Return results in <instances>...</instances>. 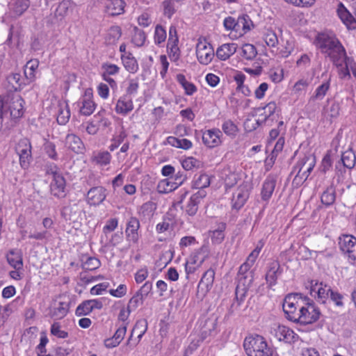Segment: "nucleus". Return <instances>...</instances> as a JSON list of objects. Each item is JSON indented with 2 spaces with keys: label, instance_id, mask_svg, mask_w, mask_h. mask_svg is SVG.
<instances>
[{
  "label": "nucleus",
  "instance_id": "f257e3e1",
  "mask_svg": "<svg viewBox=\"0 0 356 356\" xmlns=\"http://www.w3.org/2000/svg\"><path fill=\"white\" fill-rule=\"evenodd\" d=\"M310 288L311 296H314L318 302L325 304L326 300L330 298V300L336 307L339 308L343 307V296L337 291L332 289L330 286L323 285L322 282L318 284L316 281L312 280L310 282Z\"/></svg>",
  "mask_w": 356,
  "mask_h": 356
},
{
  "label": "nucleus",
  "instance_id": "f03ea898",
  "mask_svg": "<svg viewBox=\"0 0 356 356\" xmlns=\"http://www.w3.org/2000/svg\"><path fill=\"white\" fill-rule=\"evenodd\" d=\"M243 347L248 356H272V351L266 341L258 334L246 337Z\"/></svg>",
  "mask_w": 356,
  "mask_h": 356
},
{
  "label": "nucleus",
  "instance_id": "7ed1b4c3",
  "mask_svg": "<svg viewBox=\"0 0 356 356\" xmlns=\"http://www.w3.org/2000/svg\"><path fill=\"white\" fill-rule=\"evenodd\" d=\"M341 44L332 32H318L315 36L314 44L323 54L327 55Z\"/></svg>",
  "mask_w": 356,
  "mask_h": 356
},
{
  "label": "nucleus",
  "instance_id": "20e7f679",
  "mask_svg": "<svg viewBox=\"0 0 356 356\" xmlns=\"http://www.w3.org/2000/svg\"><path fill=\"white\" fill-rule=\"evenodd\" d=\"M309 299L307 298V301ZM320 310L315 306L313 301L307 302V306L300 307L298 315L294 323L307 325L316 322L320 317Z\"/></svg>",
  "mask_w": 356,
  "mask_h": 356
},
{
  "label": "nucleus",
  "instance_id": "39448f33",
  "mask_svg": "<svg viewBox=\"0 0 356 356\" xmlns=\"http://www.w3.org/2000/svg\"><path fill=\"white\" fill-rule=\"evenodd\" d=\"M61 216L71 222H81L86 218L83 204L79 202L63 207L60 212Z\"/></svg>",
  "mask_w": 356,
  "mask_h": 356
},
{
  "label": "nucleus",
  "instance_id": "423d86ee",
  "mask_svg": "<svg viewBox=\"0 0 356 356\" xmlns=\"http://www.w3.org/2000/svg\"><path fill=\"white\" fill-rule=\"evenodd\" d=\"M339 247L349 262L356 264V237L344 234L339 238Z\"/></svg>",
  "mask_w": 356,
  "mask_h": 356
},
{
  "label": "nucleus",
  "instance_id": "0eeeda50",
  "mask_svg": "<svg viewBox=\"0 0 356 356\" xmlns=\"http://www.w3.org/2000/svg\"><path fill=\"white\" fill-rule=\"evenodd\" d=\"M32 147L27 138H21L15 146V152L19 156V163L22 168H27L32 160Z\"/></svg>",
  "mask_w": 356,
  "mask_h": 356
},
{
  "label": "nucleus",
  "instance_id": "6e6552de",
  "mask_svg": "<svg viewBox=\"0 0 356 356\" xmlns=\"http://www.w3.org/2000/svg\"><path fill=\"white\" fill-rule=\"evenodd\" d=\"M252 186L250 182L243 181L238 186L232 197V209L238 211L241 209L249 198Z\"/></svg>",
  "mask_w": 356,
  "mask_h": 356
},
{
  "label": "nucleus",
  "instance_id": "1a4fd4ad",
  "mask_svg": "<svg viewBox=\"0 0 356 356\" xmlns=\"http://www.w3.org/2000/svg\"><path fill=\"white\" fill-rule=\"evenodd\" d=\"M196 54L198 61L202 65L209 64L214 57L213 47L206 41H199L196 45Z\"/></svg>",
  "mask_w": 356,
  "mask_h": 356
},
{
  "label": "nucleus",
  "instance_id": "9d476101",
  "mask_svg": "<svg viewBox=\"0 0 356 356\" xmlns=\"http://www.w3.org/2000/svg\"><path fill=\"white\" fill-rule=\"evenodd\" d=\"M140 221L136 217H131L127 222L125 235L127 240L134 244H137L140 238Z\"/></svg>",
  "mask_w": 356,
  "mask_h": 356
},
{
  "label": "nucleus",
  "instance_id": "9b49d317",
  "mask_svg": "<svg viewBox=\"0 0 356 356\" xmlns=\"http://www.w3.org/2000/svg\"><path fill=\"white\" fill-rule=\"evenodd\" d=\"M282 272L283 270L278 261L273 260L268 264L265 280L269 289L277 284V278Z\"/></svg>",
  "mask_w": 356,
  "mask_h": 356
},
{
  "label": "nucleus",
  "instance_id": "f8f14e48",
  "mask_svg": "<svg viewBox=\"0 0 356 356\" xmlns=\"http://www.w3.org/2000/svg\"><path fill=\"white\" fill-rule=\"evenodd\" d=\"M186 179V175L184 174V172L179 171L175 175V182L170 183L165 180L160 181L158 184V191L160 193H167L176 189L179 186L182 184Z\"/></svg>",
  "mask_w": 356,
  "mask_h": 356
},
{
  "label": "nucleus",
  "instance_id": "ddd939ff",
  "mask_svg": "<svg viewBox=\"0 0 356 356\" xmlns=\"http://www.w3.org/2000/svg\"><path fill=\"white\" fill-rule=\"evenodd\" d=\"M65 147L75 154H83L86 149L82 140L76 134H68L65 138Z\"/></svg>",
  "mask_w": 356,
  "mask_h": 356
},
{
  "label": "nucleus",
  "instance_id": "4468645a",
  "mask_svg": "<svg viewBox=\"0 0 356 356\" xmlns=\"http://www.w3.org/2000/svg\"><path fill=\"white\" fill-rule=\"evenodd\" d=\"M207 193L205 191L199 190L190 197V200L185 207V212L190 216H194L197 211L201 200L205 197Z\"/></svg>",
  "mask_w": 356,
  "mask_h": 356
},
{
  "label": "nucleus",
  "instance_id": "2eb2a0df",
  "mask_svg": "<svg viewBox=\"0 0 356 356\" xmlns=\"http://www.w3.org/2000/svg\"><path fill=\"white\" fill-rule=\"evenodd\" d=\"M222 133L218 129H209L202 133L203 143L209 148H213L221 143L220 137Z\"/></svg>",
  "mask_w": 356,
  "mask_h": 356
},
{
  "label": "nucleus",
  "instance_id": "dca6fc26",
  "mask_svg": "<svg viewBox=\"0 0 356 356\" xmlns=\"http://www.w3.org/2000/svg\"><path fill=\"white\" fill-rule=\"evenodd\" d=\"M275 336L280 341H284L286 343H293L298 339V334H296L289 327L279 325L276 328L274 329Z\"/></svg>",
  "mask_w": 356,
  "mask_h": 356
},
{
  "label": "nucleus",
  "instance_id": "f3484780",
  "mask_svg": "<svg viewBox=\"0 0 356 356\" xmlns=\"http://www.w3.org/2000/svg\"><path fill=\"white\" fill-rule=\"evenodd\" d=\"M215 271L211 268L205 271L197 285V291L206 295L212 288Z\"/></svg>",
  "mask_w": 356,
  "mask_h": 356
},
{
  "label": "nucleus",
  "instance_id": "a211bd4d",
  "mask_svg": "<svg viewBox=\"0 0 356 356\" xmlns=\"http://www.w3.org/2000/svg\"><path fill=\"white\" fill-rule=\"evenodd\" d=\"M326 56L330 58L337 67H339V66L346 63V58H352L347 56L346 51L341 43Z\"/></svg>",
  "mask_w": 356,
  "mask_h": 356
},
{
  "label": "nucleus",
  "instance_id": "6ab92c4d",
  "mask_svg": "<svg viewBox=\"0 0 356 356\" xmlns=\"http://www.w3.org/2000/svg\"><path fill=\"white\" fill-rule=\"evenodd\" d=\"M65 187L66 181L63 175H57L53 178L51 184V194L58 198H63L66 195Z\"/></svg>",
  "mask_w": 356,
  "mask_h": 356
},
{
  "label": "nucleus",
  "instance_id": "aec40b11",
  "mask_svg": "<svg viewBox=\"0 0 356 356\" xmlns=\"http://www.w3.org/2000/svg\"><path fill=\"white\" fill-rule=\"evenodd\" d=\"M106 189L103 186L91 188L88 193V202L91 205H99L106 199Z\"/></svg>",
  "mask_w": 356,
  "mask_h": 356
},
{
  "label": "nucleus",
  "instance_id": "412c9836",
  "mask_svg": "<svg viewBox=\"0 0 356 356\" xmlns=\"http://www.w3.org/2000/svg\"><path fill=\"white\" fill-rule=\"evenodd\" d=\"M315 165L316 156L314 154L309 153L305 154L304 156L298 161L293 168L294 170L296 169H300V171H302L303 169H305L304 172L309 175Z\"/></svg>",
  "mask_w": 356,
  "mask_h": 356
},
{
  "label": "nucleus",
  "instance_id": "4be33fe9",
  "mask_svg": "<svg viewBox=\"0 0 356 356\" xmlns=\"http://www.w3.org/2000/svg\"><path fill=\"white\" fill-rule=\"evenodd\" d=\"M293 296H286L284 300L282 307L286 318L291 321L295 322L298 315V312H296V309L297 307H300V305L298 301H296V302H290Z\"/></svg>",
  "mask_w": 356,
  "mask_h": 356
},
{
  "label": "nucleus",
  "instance_id": "5701e85b",
  "mask_svg": "<svg viewBox=\"0 0 356 356\" xmlns=\"http://www.w3.org/2000/svg\"><path fill=\"white\" fill-rule=\"evenodd\" d=\"M277 183V179L274 175H269L263 183L261 191V199L268 201L271 197Z\"/></svg>",
  "mask_w": 356,
  "mask_h": 356
},
{
  "label": "nucleus",
  "instance_id": "b1692460",
  "mask_svg": "<svg viewBox=\"0 0 356 356\" xmlns=\"http://www.w3.org/2000/svg\"><path fill=\"white\" fill-rule=\"evenodd\" d=\"M337 15L348 29L356 28V20L342 3L338 4Z\"/></svg>",
  "mask_w": 356,
  "mask_h": 356
},
{
  "label": "nucleus",
  "instance_id": "393cba45",
  "mask_svg": "<svg viewBox=\"0 0 356 356\" xmlns=\"http://www.w3.org/2000/svg\"><path fill=\"white\" fill-rule=\"evenodd\" d=\"M29 6V0H10L8 4L10 12L15 17L22 15Z\"/></svg>",
  "mask_w": 356,
  "mask_h": 356
},
{
  "label": "nucleus",
  "instance_id": "a878e982",
  "mask_svg": "<svg viewBox=\"0 0 356 356\" xmlns=\"http://www.w3.org/2000/svg\"><path fill=\"white\" fill-rule=\"evenodd\" d=\"M134 109V104L131 97L127 95L122 96L115 106V112L122 115H127Z\"/></svg>",
  "mask_w": 356,
  "mask_h": 356
},
{
  "label": "nucleus",
  "instance_id": "bb28decb",
  "mask_svg": "<svg viewBox=\"0 0 356 356\" xmlns=\"http://www.w3.org/2000/svg\"><path fill=\"white\" fill-rule=\"evenodd\" d=\"M24 100L19 97L17 96L15 97L12 98L8 108L10 111V114L12 118H21L24 114Z\"/></svg>",
  "mask_w": 356,
  "mask_h": 356
},
{
  "label": "nucleus",
  "instance_id": "cd10ccee",
  "mask_svg": "<svg viewBox=\"0 0 356 356\" xmlns=\"http://www.w3.org/2000/svg\"><path fill=\"white\" fill-rule=\"evenodd\" d=\"M8 263L15 269L20 270L23 267L22 253L20 250H10L6 254Z\"/></svg>",
  "mask_w": 356,
  "mask_h": 356
},
{
  "label": "nucleus",
  "instance_id": "c85d7f7f",
  "mask_svg": "<svg viewBox=\"0 0 356 356\" xmlns=\"http://www.w3.org/2000/svg\"><path fill=\"white\" fill-rule=\"evenodd\" d=\"M106 12L108 15L115 16L122 14L124 12L125 2L124 0H114L104 3Z\"/></svg>",
  "mask_w": 356,
  "mask_h": 356
},
{
  "label": "nucleus",
  "instance_id": "c756f323",
  "mask_svg": "<svg viewBox=\"0 0 356 356\" xmlns=\"http://www.w3.org/2000/svg\"><path fill=\"white\" fill-rule=\"evenodd\" d=\"M237 49V45L235 43L223 44L216 50V56L221 60H226L232 56Z\"/></svg>",
  "mask_w": 356,
  "mask_h": 356
},
{
  "label": "nucleus",
  "instance_id": "7c9ffc66",
  "mask_svg": "<svg viewBox=\"0 0 356 356\" xmlns=\"http://www.w3.org/2000/svg\"><path fill=\"white\" fill-rule=\"evenodd\" d=\"M226 227V223L220 222L217 224L216 229L209 231V236L213 244L219 245L222 243L225 237V231Z\"/></svg>",
  "mask_w": 356,
  "mask_h": 356
},
{
  "label": "nucleus",
  "instance_id": "2f4dec72",
  "mask_svg": "<svg viewBox=\"0 0 356 356\" xmlns=\"http://www.w3.org/2000/svg\"><path fill=\"white\" fill-rule=\"evenodd\" d=\"M217 318L211 316L206 319L201 326L200 335L202 340L205 339L207 336L212 334L216 328Z\"/></svg>",
  "mask_w": 356,
  "mask_h": 356
},
{
  "label": "nucleus",
  "instance_id": "473e14b6",
  "mask_svg": "<svg viewBox=\"0 0 356 356\" xmlns=\"http://www.w3.org/2000/svg\"><path fill=\"white\" fill-rule=\"evenodd\" d=\"M91 98L92 93L86 92L82 101V106L80 108V113L83 115L88 116L91 115L95 108V104Z\"/></svg>",
  "mask_w": 356,
  "mask_h": 356
},
{
  "label": "nucleus",
  "instance_id": "72a5a7b5",
  "mask_svg": "<svg viewBox=\"0 0 356 356\" xmlns=\"http://www.w3.org/2000/svg\"><path fill=\"white\" fill-rule=\"evenodd\" d=\"M121 60L125 69L130 73H135L138 70L137 60L131 53L129 52L127 55L122 54Z\"/></svg>",
  "mask_w": 356,
  "mask_h": 356
},
{
  "label": "nucleus",
  "instance_id": "f704fd0d",
  "mask_svg": "<svg viewBox=\"0 0 356 356\" xmlns=\"http://www.w3.org/2000/svg\"><path fill=\"white\" fill-rule=\"evenodd\" d=\"M73 3L71 0H63L59 3L56 8L54 17L57 19H62L67 14L69 10L72 9Z\"/></svg>",
  "mask_w": 356,
  "mask_h": 356
},
{
  "label": "nucleus",
  "instance_id": "c9c22d12",
  "mask_svg": "<svg viewBox=\"0 0 356 356\" xmlns=\"http://www.w3.org/2000/svg\"><path fill=\"white\" fill-rule=\"evenodd\" d=\"M147 330V321L145 319H140L137 321L134 327L132 329L131 334L129 338L127 344L129 345L130 343V341L134 334H137V337L139 341L144 335V334L146 332Z\"/></svg>",
  "mask_w": 356,
  "mask_h": 356
},
{
  "label": "nucleus",
  "instance_id": "e433bc0d",
  "mask_svg": "<svg viewBox=\"0 0 356 356\" xmlns=\"http://www.w3.org/2000/svg\"><path fill=\"white\" fill-rule=\"evenodd\" d=\"M70 118V108L67 104H59L57 122L60 125L66 124Z\"/></svg>",
  "mask_w": 356,
  "mask_h": 356
},
{
  "label": "nucleus",
  "instance_id": "4c0bfd02",
  "mask_svg": "<svg viewBox=\"0 0 356 356\" xmlns=\"http://www.w3.org/2000/svg\"><path fill=\"white\" fill-rule=\"evenodd\" d=\"M167 142L169 145L183 149H189L192 147V142L186 138H178L174 136L167 138Z\"/></svg>",
  "mask_w": 356,
  "mask_h": 356
},
{
  "label": "nucleus",
  "instance_id": "58836bf2",
  "mask_svg": "<svg viewBox=\"0 0 356 356\" xmlns=\"http://www.w3.org/2000/svg\"><path fill=\"white\" fill-rule=\"evenodd\" d=\"M177 81L183 87L185 94L192 95L197 91V87L191 82L188 81L182 74H178L176 76Z\"/></svg>",
  "mask_w": 356,
  "mask_h": 356
},
{
  "label": "nucleus",
  "instance_id": "ea45409f",
  "mask_svg": "<svg viewBox=\"0 0 356 356\" xmlns=\"http://www.w3.org/2000/svg\"><path fill=\"white\" fill-rule=\"evenodd\" d=\"M38 64L39 63L37 60H31L28 61L24 66V74L29 83L34 81L35 77V72L38 67Z\"/></svg>",
  "mask_w": 356,
  "mask_h": 356
},
{
  "label": "nucleus",
  "instance_id": "a19ab883",
  "mask_svg": "<svg viewBox=\"0 0 356 356\" xmlns=\"http://www.w3.org/2000/svg\"><path fill=\"white\" fill-rule=\"evenodd\" d=\"M330 80L323 83L317 87L314 94L310 97L309 102H314L316 100H321L325 96L327 92L330 89Z\"/></svg>",
  "mask_w": 356,
  "mask_h": 356
},
{
  "label": "nucleus",
  "instance_id": "79ce46f5",
  "mask_svg": "<svg viewBox=\"0 0 356 356\" xmlns=\"http://www.w3.org/2000/svg\"><path fill=\"white\" fill-rule=\"evenodd\" d=\"M70 302H59L58 306L55 307L51 312V316L57 319L64 318L69 312Z\"/></svg>",
  "mask_w": 356,
  "mask_h": 356
},
{
  "label": "nucleus",
  "instance_id": "37998d69",
  "mask_svg": "<svg viewBox=\"0 0 356 356\" xmlns=\"http://www.w3.org/2000/svg\"><path fill=\"white\" fill-rule=\"evenodd\" d=\"M277 108V105L275 102H270L267 104L264 107L261 108L262 110L265 111V114L264 115V118L261 120H257V124L258 125H261L264 123H266L268 119L275 113ZM261 108H259L258 110H260ZM263 116V114L261 115Z\"/></svg>",
  "mask_w": 356,
  "mask_h": 356
},
{
  "label": "nucleus",
  "instance_id": "c03bdc74",
  "mask_svg": "<svg viewBox=\"0 0 356 356\" xmlns=\"http://www.w3.org/2000/svg\"><path fill=\"white\" fill-rule=\"evenodd\" d=\"M336 199L335 188L330 186L323 193L321 197V202L328 207L334 204Z\"/></svg>",
  "mask_w": 356,
  "mask_h": 356
},
{
  "label": "nucleus",
  "instance_id": "a18cd8bd",
  "mask_svg": "<svg viewBox=\"0 0 356 356\" xmlns=\"http://www.w3.org/2000/svg\"><path fill=\"white\" fill-rule=\"evenodd\" d=\"M121 35V28L118 26H113L108 29L105 38L106 42L108 44H113L120 38Z\"/></svg>",
  "mask_w": 356,
  "mask_h": 356
},
{
  "label": "nucleus",
  "instance_id": "49530a36",
  "mask_svg": "<svg viewBox=\"0 0 356 356\" xmlns=\"http://www.w3.org/2000/svg\"><path fill=\"white\" fill-rule=\"evenodd\" d=\"M207 257V248L202 247L198 250L195 252L191 257V264H197V267H200L205 261Z\"/></svg>",
  "mask_w": 356,
  "mask_h": 356
},
{
  "label": "nucleus",
  "instance_id": "de8ad7c7",
  "mask_svg": "<svg viewBox=\"0 0 356 356\" xmlns=\"http://www.w3.org/2000/svg\"><path fill=\"white\" fill-rule=\"evenodd\" d=\"M101 265L100 261L96 257H88L86 260H82L81 268L86 271H92L97 269Z\"/></svg>",
  "mask_w": 356,
  "mask_h": 356
},
{
  "label": "nucleus",
  "instance_id": "09e8293b",
  "mask_svg": "<svg viewBox=\"0 0 356 356\" xmlns=\"http://www.w3.org/2000/svg\"><path fill=\"white\" fill-rule=\"evenodd\" d=\"M238 31L241 29L243 33H246L251 30V26H253V23L248 15H243L237 19Z\"/></svg>",
  "mask_w": 356,
  "mask_h": 356
},
{
  "label": "nucleus",
  "instance_id": "8fccbe9b",
  "mask_svg": "<svg viewBox=\"0 0 356 356\" xmlns=\"http://www.w3.org/2000/svg\"><path fill=\"white\" fill-rule=\"evenodd\" d=\"M343 165L349 169L353 168L356 163V156L352 151H346L341 155Z\"/></svg>",
  "mask_w": 356,
  "mask_h": 356
},
{
  "label": "nucleus",
  "instance_id": "3c124183",
  "mask_svg": "<svg viewBox=\"0 0 356 356\" xmlns=\"http://www.w3.org/2000/svg\"><path fill=\"white\" fill-rule=\"evenodd\" d=\"M222 129L226 135L232 138H234L238 131V127L231 120H227L223 122Z\"/></svg>",
  "mask_w": 356,
  "mask_h": 356
},
{
  "label": "nucleus",
  "instance_id": "603ef678",
  "mask_svg": "<svg viewBox=\"0 0 356 356\" xmlns=\"http://www.w3.org/2000/svg\"><path fill=\"white\" fill-rule=\"evenodd\" d=\"M7 81L14 90H20L23 84L22 76L19 73H13L8 75L7 76Z\"/></svg>",
  "mask_w": 356,
  "mask_h": 356
},
{
  "label": "nucleus",
  "instance_id": "864d4df0",
  "mask_svg": "<svg viewBox=\"0 0 356 356\" xmlns=\"http://www.w3.org/2000/svg\"><path fill=\"white\" fill-rule=\"evenodd\" d=\"M169 57L172 62H177L180 58V49L178 42H169L167 45Z\"/></svg>",
  "mask_w": 356,
  "mask_h": 356
},
{
  "label": "nucleus",
  "instance_id": "5fc2aeb1",
  "mask_svg": "<svg viewBox=\"0 0 356 356\" xmlns=\"http://www.w3.org/2000/svg\"><path fill=\"white\" fill-rule=\"evenodd\" d=\"M257 54L256 47L249 43H246L242 47V56L247 60H252Z\"/></svg>",
  "mask_w": 356,
  "mask_h": 356
},
{
  "label": "nucleus",
  "instance_id": "6e6d98bb",
  "mask_svg": "<svg viewBox=\"0 0 356 356\" xmlns=\"http://www.w3.org/2000/svg\"><path fill=\"white\" fill-rule=\"evenodd\" d=\"M210 185V177L206 174H201L194 181L193 187L199 190H203Z\"/></svg>",
  "mask_w": 356,
  "mask_h": 356
},
{
  "label": "nucleus",
  "instance_id": "4d7b16f0",
  "mask_svg": "<svg viewBox=\"0 0 356 356\" xmlns=\"http://www.w3.org/2000/svg\"><path fill=\"white\" fill-rule=\"evenodd\" d=\"M264 40L266 44L270 47H275L278 44L277 34L272 29H267L264 34Z\"/></svg>",
  "mask_w": 356,
  "mask_h": 356
},
{
  "label": "nucleus",
  "instance_id": "13d9d810",
  "mask_svg": "<svg viewBox=\"0 0 356 356\" xmlns=\"http://www.w3.org/2000/svg\"><path fill=\"white\" fill-rule=\"evenodd\" d=\"M134 34L132 38V42L137 47H142L146 40V34L144 31L139 29L138 27L134 29Z\"/></svg>",
  "mask_w": 356,
  "mask_h": 356
},
{
  "label": "nucleus",
  "instance_id": "bf43d9fd",
  "mask_svg": "<svg viewBox=\"0 0 356 356\" xmlns=\"http://www.w3.org/2000/svg\"><path fill=\"white\" fill-rule=\"evenodd\" d=\"M325 115H327L331 118H335L339 115L340 105L337 102H333L330 104H328L326 107L323 108Z\"/></svg>",
  "mask_w": 356,
  "mask_h": 356
},
{
  "label": "nucleus",
  "instance_id": "052dcab7",
  "mask_svg": "<svg viewBox=\"0 0 356 356\" xmlns=\"http://www.w3.org/2000/svg\"><path fill=\"white\" fill-rule=\"evenodd\" d=\"M166 31L160 24H157L154 31V42L156 44L160 45L165 41L166 39Z\"/></svg>",
  "mask_w": 356,
  "mask_h": 356
},
{
  "label": "nucleus",
  "instance_id": "680f3d73",
  "mask_svg": "<svg viewBox=\"0 0 356 356\" xmlns=\"http://www.w3.org/2000/svg\"><path fill=\"white\" fill-rule=\"evenodd\" d=\"M127 134H126L124 129H122L120 131V133L118 136H114L112 138V140H111L112 143L108 147L109 150L113 152L115 149H117L123 143L124 140L127 138Z\"/></svg>",
  "mask_w": 356,
  "mask_h": 356
},
{
  "label": "nucleus",
  "instance_id": "e2e57ef3",
  "mask_svg": "<svg viewBox=\"0 0 356 356\" xmlns=\"http://www.w3.org/2000/svg\"><path fill=\"white\" fill-rule=\"evenodd\" d=\"M111 159V155L107 151L100 152L93 158V161L97 164L106 165L108 164Z\"/></svg>",
  "mask_w": 356,
  "mask_h": 356
},
{
  "label": "nucleus",
  "instance_id": "0e129e2a",
  "mask_svg": "<svg viewBox=\"0 0 356 356\" xmlns=\"http://www.w3.org/2000/svg\"><path fill=\"white\" fill-rule=\"evenodd\" d=\"M102 69L104 70L102 76L115 75L120 71V67L118 65L108 63H103Z\"/></svg>",
  "mask_w": 356,
  "mask_h": 356
},
{
  "label": "nucleus",
  "instance_id": "69168bd1",
  "mask_svg": "<svg viewBox=\"0 0 356 356\" xmlns=\"http://www.w3.org/2000/svg\"><path fill=\"white\" fill-rule=\"evenodd\" d=\"M88 300L83 301L76 309L75 314L78 316H86L92 312Z\"/></svg>",
  "mask_w": 356,
  "mask_h": 356
},
{
  "label": "nucleus",
  "instance_id": "338daca9",
  "mask_svg": "<svg viewBox=\"0 0 356 356\" xmlns=\"http://www.w3.org/2000/svg\"><path fill=\"white\" fill-rule=\"evenodd\" d=\"M237 286L248 289L253 282L254 273H248V275L237 277Z\"/></svg>",
  "mask_w": 356,
  "mask_h": 356
},
{
  "label": "nucleus",
  "instance_id": "774afa93",
  "mask_svg": "<svg viewBox=\"0 0 356 356\" xmlns=\"http://www.w3.org/2000/svg\"><path fill=\"white\" fill-rule=\"evenodd\" d=\"M175 0H165L163 2V14L165 17L168 18H171L172 16L175 13Z\"/></svg>",
  "mask_w": 356,
  "mask_h": 356
}]
</instances>
